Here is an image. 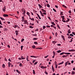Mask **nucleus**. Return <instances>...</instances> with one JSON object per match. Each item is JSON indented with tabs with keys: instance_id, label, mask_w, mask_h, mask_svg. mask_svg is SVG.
<instances>
[{
	"instance_id": "nucleus-1",
	"label": "nucleus",
	"mask_w": 75,
	"mask_h": 75,
	"mask_svg": "<svg viewBox=\"0 0 75 75\" xmlns=\"http://www.w3.org/2000/svg\"><path fill=\"white\" fill-rule=\"evenodd\" d=\"M64 54H66L67 55H70V54H71V53H65V52H63L62 53H60L59 55H64Z\"/></svg>"
},
{
	"instance_id": "nucleus-2",
	"label": "nucleus",
	"mask_w": 75,
	"mask_h": 75,
	"mask_svg": "<svg viewBox=\"0 0 75 75\" xmlns=\"http://www.w3.org/2000/svg\"><path fill=\"white\" fill-rule=\"evenodd\" d=\"M24 24H27V25H28V21H27V20H25L24 21Z\"/></svg>"
},
{
	"instance_id": "nucleus-3",
	"label": "nucleus",
	"mask_w": 75,
	"mask_h": 75,
	"mask_svg": "<svg viewBox=\"0 0 75 75\" xmlns=\"http://www.w3.org/2000/svg\"><path fill=\"white\" fill-rule=\"evenodd\" d=\"M51 27H53V28H54V29H57V27L56 26H54V25H51Z\"/></svg>"
},
{
	"instance_id": "nucleus-4",
	"label": "nucleus",
	"mask_w": 75,
	"mask_h": 75,
	"mask_svg": "<svg viewBox=\"0 0 75 75\" xmlns=\"http://www.w3.org/2000/svg\"><path fill=\"white\" fill-rule=\"evenodd\" d=\"M41 68L42 69H45L47 68V67H46V66L44 67V66H41Z\"/></svg>"
},
{
	"instance_id": "nucleus-5",
	"label": "nucleus",
	"mask_w": 75,
	"mask_h": 75,
	"mask_svg": "<svg viewBox=\"0 0 75 75\" xmlns=\"http://www.w3.org/2000/svg\"><path fill=\"white\" fill-rule=\"evenodd\" d=\"M40 14L42 17H44V15L43 14V13H42V12L41 11H40Z\"/></svg>"
},
{
	"instance_id": "nucleus-6",
	"label": "nucleus",
	"mask_w": 75,
	"mask_h": 75,
	"mask_svg": "<svg viewBox=\"0 0 75 75\" xmlns=\"http://www.w3.org/2000/svg\"><path fill=\"white\" fill-rule=\"evenodd\" d=\"M30 57L32 58H38V56H30Z\"/></svg>"
},
{
	"instance_id": "nucleus-7",
	"label": "nucleus",
	"mask_w": 75,
	"mask_h": 75,
	"mask_svg": "<svg viewBox=\"0 0 75 75\" xmlns=\"http://www.w3.org/2000/svg\"><path fill=\"white\" fill-rule=\"evenodd\" d=\"M68 51L69 52H73L75 51V50L74 49H72L71 50H69Z\"/></svg>"
},
{
	"instance_id": "nucleus-8",
	"label": "nucleus",
	"mask_w": 75,
	"mask_h": 75,
	"mask_svg": "<svg viewBox=\"0 0 75 75\" xmlns=\"http://www.w3.org/2000/svg\"><path fill=\"white\" fill-rule=\"evenodd\" d=\"M15 33L16 35L17 36L18 35V30H16L15 31Z\"/></svg>"
},
{
	"instance_id": "nucleus-9",
	"label": "nucleus",
	"mask_w": 75,
	"mask_h": 75,
	"mask_svg": "<svg viewBox=\"0 0 75 75\" xmlns=\"http://www.w3.org/2000/svg\"><path fill=\"white\" fill-rule=\"evenodd\" d=\"M3 16L4 17H8V15L6 14H4Z\"/></svg>"
},
{
	"instance_id": "nucleus-10",
	"label": "nucleus",
	"mask_w": 75,
	"mask_h": 75,
	"mask_svg": "<svg viewBox=\"0 0 75 75\" xmlns=\"http://www.w3.org/2000/svg\"><path fill=\"white\" fill-rule=\"evenodd\" d=\"M61 37H62V38H63V40L64 41H65V37H64V36H63V35H62Z\"/></svg>"
},
{
	"instance_id": "nucleus-11",
	"label": "nucleus",
	"mask_w": 75,
	"mask_h": 75,
	"mask_svg": "<svg viewBox=\"0 0 75 75\" xmlns=\"http://www.w3.org/2000/svg\"><path fill=\"white\" fill-rule=\"evenodd\" d=\"M52 70L53 72H54V71H55V69H54V67H53V66H52Z\"/></svg>"
},
{
	"instance_id": "nucleus-12",
	"label": "nucleus",
	"mask_w": 75,
	"mask_h": 75,
	"mask_svg": "<svg viewBox=\"0 0 75 75\" xmlns=\"http://www.w3.org/2000/svg\"><path fill=\"white\" fill-rule=\"evenodd\" d=\"M72 72L71 73V75H75V72L74 71H72Z\"/></svg>"
},
{
	"instance_id": "nucleus-13",
	"label": "nucleus",
	"mask_w": 75,
	"mask_h": 75,
	"mask_svg": "<svg viewBox=\"0 0 75 75\" xmlns=\"http://www.w3.org/2000/svg\"><path fill=\"white\" fill-rule=\"evenodd\" d=\"M37 16H38V17L39 19H40V20H41V18L40 16V15H39L37 13Z\"/></svg>"
},
{
	"instance_id": "nucleus-14",
	"label": "nucleus",
	"mask_w": 75,
	"mask_h": 75,
	"mask_svg": "<svg viewBox=\"0 0 75 75\" xmlns=\"http://www.w3.org/2000/svg\"><path fill=\"white\" fill-rule=\"evenodd\" d=\"M41 10L42 11V12H44L45 13H46V11L44 10V9H41Z\"/></svg>"
},
{
	"instance_id": "nucleus-15",
	"label": "nucleus",
	"mask_w": 75,
	"mask_h": 75,
	"mask_svg": "<svg viewBox=\"0 0 75 75\" xmlns=\"http://www.w3.org/2000/svg\"><path fill=\"white\" fill-rule=\"evenodd\" d=\"M11 65V64L10 63V62H8V67H10V65Z\"/></svg>"
},
{
	"instance_id": "nucleus-16",
	"label": "nucleus",
	"mask_w": 75,
	"mask_h": 75,
	"mask_svg": "<svg viewBox=\"0 0 75 75\" xmlns=\"http://www.w3.org/2000/svg\"><path fill=\"white\" fill-rule=\"evenodd\" d=\"M28 56H27L26 57V60H27V61H30V60L28 59Z\"/></svg>"
},
{
	"instance_id": "nucleus-17",
	"label": "nucleus",
	"mask_w": 75,
	"mask_h": 75,
	"mask_svg": "<svg viewBox=\"0 0 75 75\" xmlns=\"http://www.w3.org/2000/svg\"><path fill=\"white\" fill-rule=\"evenodd\" d=\"M29 19H30V20H31L32 21H34V18H31V17H29Z\"/></svg>"
},
{
	"instance_id": "nucleus-18",
	"label": "nucleus",
	"mask_w": 75,
	"mask_h": 75,
	"mask_svg": "<svg viewBox=\"0 0 75 75\" xmlns=\"http://www.w3.org/2000/svg\"><path fill=\"white\" fill-rule=\"evenodd\" d=\"M16 71L17 72H18V74H21V72L20 71H18V70H16Z\"/></svg>"
},
{
	"instance_id": "nucleus-19",
	"label": "nucleus",
	"mask_w": 75,
	"mask_h": 75,
	"mask_svg": "<svg viewBox=\"0 0 75 75\" xmlns=\"http://www.w3.org/2000/svg\"><path fill=\"white\" fill-rule=\"evenodd\" d=\"M60 17H61L62 19V20H64L65 18V17L64 16H60Z\"/></svg>"
},
{
	"instance_id": "nucleus-20",
	"label": "nucleus",
	"mask_w": 75,
	"mask_h": 75,
	"mask_svg": "<svg viewBox=\"0 0 75 75\" xmlns=\"http://www.w3.org/2000/svg\"><path fill=\"white\" fill-rule=\"evenodd\" d=\"M2 10L4 12H6V8H2Z\"/></svg>"
},
{
	"instance_id": "nucleus-21",
	"label": "nucleus",
	"mask_w": 75,
	"mask_h": 75,
	"mask_svg": "<svg viewBox=\"0 0 75 75\" xmlns=\"http://www.w3.org/2000/svg\"><path fill=\"white\" fill-rule=\"evenodd\" d=\"M38 5L40 7V8H42V6H41L40 4H38Z\"/></svg>"
},
{
	"instance_id": "nucleus-22",
	"label": "nucleus",
	"mask_w": 75,
	"mask_h": 75,
	"mask_svg": "<svg viewBox=\"0 0 75 75\" xmlns=\"http://www.w3.org/2000/svg\"><path fill=\"white\" fill-rule=\"evenodd\" d=\"M64 61H62V62L59 63L58 65H61L62 64H64Z\"/></svg>"
},
{
	"instance_id": "nucleus-23",
	"label": "nucleus",
	"mask_w": 75,
	"mask_h": 75,
	"mask_svg": "<svg viewBox=\"0 0 75 75\" xmlns=\"http://www.w3.org/2000/svg\"><path fill=\"white\" fill-rule=\"evenodd\" d=\"M69 62V61H67L66 62L65 64V67H67V64H68V63Z\"/></svg>"
},
{
	"instance_id": "nucleus-24",
	"label": "nucleus",
	"mask_w": 75,
	"mask_h": 75,
	"mask_svg": "<svg viewBox=\"0 0 75 75\" xmlns=\"http://www.w3.org/2000/svg\"><path fill=\"white\" fill-rule=\"evenodd\" d=\"M13 27L15 28H17V25H14L13 26Z\"/></svg>"
},
{
	"instance_id": "nucleus-25",
	"label": "nucleus",
	"mask_w": 75,
	"mask_h": 75,
	"mask_svg": "<svg viewBox=\"0 0 75 75\" xmlns=\"http://www.w3.org/2000/svg\"><path fill=\"white\" fill-rule=\"evenodd\" d=\"M46 6H47V7H49V8L50 7V4H46Z\"/></svg>"
},
{
	"instance_id": "nucleus-26",
	"label": "nucleus",
	"mask_w": 75,
	"mask_h": 75,
	"mask_svg": "<svg viewBox=\"0 0 75 75\" xmlns=\"http://www.w3.org/2000/svg\"><path fill=\"white\" fill-rule=\"evenodd\" d=\"M68 33L69 34H70V33H71V30H70V29H69L68 30Z\"/></svg>"
},
{
	"instance_id": "nucleus-27",
	"label": "nucleus",
	"mask_w": 75,
	"mask_h": 75,
	"mask_svg": "<svg viewBox=\"0 0 75 75\" xmlns=\"http://www.w3.org/2000/svg\"><path fill=\"white\" fill-rule=\"evenodd\" d=\"M60 15H61V16H63V15H64L63 12H60Z\"/></svg>"
},
{
	"instance_id": "nucleus-28",
	"label": "nucleus",
	"mask_w": 75,
	"mask_h": 75,
	"mask_svg": "<svg viewBox=\"0 0 75 75\" xmlns=\"http://www.w3.org/2000/svg\"><path fill=\"white\" fill-rule=\"evenodd\" d=\"M30 25H31L34 26V23H30Z\"/></svg>"
},
{
	"instance_id": "nucleus-29",
	"label": "nucleus",
	"mask_w": 75,
	"mask_h": 75,
	"mask_svg": "<svg viewBox=\"0 0 75 75\" xmlns=\"http://www.w3.org/2000/svg\"><path fill=\"white\" fill-rule=\"evenodd\" d=\"M57 27L58 28H59V29H61V28H60V27H59V25H57Z\"/></svg>"
},
{
	"instance_id": "nucleus-30",
	"label": "nucleus",
	"mask_w": 75,
	"mask_h": 75,
	"mask_svg": "<svg viewBox=\"0 0 75 75\" xmlns=\"http://www.w3.org/2000/svg\"><path fill=\"white\" fill-rule=\"evenodd\" d=\"M61 50H59L57 51V53H59L60 52H61Z\"/></svg>"
},
{
	"instance_id": "nucleus-31",
	"label": "nucleus",
	"mask_w": 75,
	"mask_h": 75,
	"mask_svg": "<svg viewBox=\"0 0 75 75\" xmlns=\"http://www.w3.org/2000/svg\"><path fill=\"white\" fill-rule=\"evenodd\" d=\"M21 58L22 59H25V58L23 57V56H21Z\"/></svg>"
},
{
	"instance_id": "nucleus-32",
	"label": "nucleus",
	"mask_w": 75,
	"mask_h": 75,
	"mask_svg": "<svg viewBox=\"0 0 75 75\" xmlns=\"http://www.w3.org/2000/svg\"><path fill=\"white\" fill-rule=\"evenodd\" d=\"M34 44H36V45H37V44H38V42H34Z\"/></svg>"
},
{
	"instance_id": "nucleus-33",
	"label": "nucleus",
	"mask_w": 75,
	"mask_h": 75,
	"mask_svg": "<svg viewBox=\"0 0 75 75\" xmlns=\"http://www.w3.org/2000/svg\"><path fill=\"white\" fill-rule=\"evenodd\" d=\"M33 40H38V38H34L33 39Z\"/></svg>"
},
{
	"instance_id": "nucleus-34",
	"label": "nucleus",
	"mask_w": 75,
	"mask_h": 75,
	"mask_svg": "<svg viewBox=\"0 0 75 75\" xmlns=\"http://www.w3.org/2000/svg\"><path fill=\"white\" fill-rule=\"evenodd\" d=\"M2 67H3V68H5V64H3L2 65Z\"/></svg>"
},
{
	"instance_id": "nucleus-35",
	"label": "nucleus",
	"mask_w": 75,
	"mask_h": 75,
	"mask_svg": "<svg viewBox=\"0 0 75 75\" xmlns=\"http://www.w3.org/2000/svg\"><path fill=\"white\" fill-rule=\"evenodd\" d=\"M33 74H35V71L34 70H33Z\"/></svg>"
},
{
	"instance_id": "nucleus-36",
	"label": "nucleus",
	"mask_w": 75,
	"mask_h": 75,
	"mask_svg": "<svg viewBox=\"0 0 75 75\" xmlns=\"http://www.w3.org/2000/svg\"><path fill=\"white\" fill-rule=\"evenodd\" d=\"M26 14L28 15V16H29V15H30V13H29L28 12H27L26 13Z\"/></svg>"
},
{
	"instance_id": "nucleus-37",
	"label": "nucleus",
	"mask_w": 75,
	"mask_h": 75,
	"mask_svg": "<svg viewBox=\"0 0 75 75\" xmlns=\"http://www.w3.org/2000/svg\"><path fill=\"white\" fill-rule=\"evenodd\" d=\"M0 18H1V20H5L4 18L1 17H0Z\"/></svg>"
},
{
	"instance_id": "nucleus-38",
	"label": "nucleus",
	"mask_w": 75,
	"mask_h": 75,
	"mask_svg": "<svg viewBox=\"0 0 75 75\" xmlns=\"http://www.w3.org/2000/svg\"><path fill=\"white\" fill-rule=\"evenodd\" d=\"M29 28H34V27L30 25L29 26Z\"/></svg>"
},
{
	"instance_id": "nucleus-39",
	"label": "nucleus",
	"mask_w": 75,
	"mask_h": 75,
	"mask_svg": "<svg viewBox=\"0 0 75 75\" xmlns=\"http://www.w3.org/2000/svg\"><path fill=\"white\" fill-rule=\"evenodd\" d=\"M23 14H25V10H24L23 12L22 13Z\"/></svg>"
},
{
	"instance_id": "nucleus-40",
	"label": "nucleus",
	"mask_w": 75,
	"mask_h": 75,
	"mask_svg": "<svg viewBox=\"0 0 75 75\" xmlns=\"http://www.w3.org/2000/svg\"><path fill=\"white\" fill-rule=\"evenodd\" d=\"M51 24H53V25H55V23H54V22H52L51 23Z\"/></svg>"
},
{
	"instance_id": "nucleus-41",
	"label": "nucleus",
	"mask_w": 75,
	"mask_h": 75,
	"mask_svg": "<svg viewBox=\"0 0 75 75\" xmlns=\"http://www.w3.org/2000/svg\"><path fill=\"white\" fill-rule=\"evenodd\" d=\"M43 29L44 30V29L46 28V26H45V25L43 26Z\"/></svg>"
},
{
	"instance_id": "nucleus-42",
	"label": "nucleus",
	"mask_w": 75,
	"mask_h": 75,
	"mask_svg": "<svg viewBox=\"0 0 75 75\" xmlns=\"http://www.w3.org/2000/svg\"><path fill=\"white\" fill-rule=\"evenodd\" d=\"M23 46H21V50H23Z\"/></svg>"
},
{
	"instance_id": "nucleus-43",
	"label": "nucleus",
	"mask_w": 75,
	"mask_h": 75,
	"mask_svg": "<svg viewBox=\"0 0 75 75\" xmlns=\"http://www.w3.org/2000/svg\"><path fill=\"white\" fill-rule=\"evenodd\" d=\"M72 40H73V38H71V41H69V42H72V41H73Z\"/></svg>"
},
{
	"instance_id": "nucleus-44",
	"label": "nucleus",
	"mask_w": 75,
	"mask_h": 75,
	"mask_svg": "<svg viewBox=\"0 0 75 75\" xmlns=\"http://www.w3.org/2000/svg\"><path fill=\"white\" fill-rule=\"evenodd\" d=\"M32 48H35V45H34L32 46Z\"/></svg>"
},
{
	"instance_id": "nucleus-45",
	"label": "nucleus",
	"mask_w": 75,
	"mask_h": 75,
	"mask_svg": "<svg viewBox=\"0 0 75 75\" xmlns=\"http://www.w3.org/2000/svg\"><path fill=\"white\" fill-rule=\"evenodd\" d=\"M20 67H22V64H21V63H20L19 64V65Z\"/></svg>"
},
{
	"instance_id": "nucleus-46",
	"label": "nucleus",
	"mask_w": 75,
	"mask_h": 75,
	"mask_svg": "<svg viewBox=\"0 0 75 75\" xmlns=\"http://www.w3.org/2000/svg\"><path fill=\"white\" fill-rule=\"evenodd\" d=\"M53 10L54 11V12H57V11H56V10L55 9L53 8Z\"/></svg>"
},
{
	"instance_id": "nucleus-47",
	"label": "nucleus",
	"mask_w": 75,
	"mask_h": 75,
	"mask_svg": "<svg viewBox=\"0 0 75 75\" xmlns=\"http://www.w3.org/2000/svg\"><path fill=\"white\" fill-rule=\"evenodd\" d=\"M24 41V39H22L21 40V42H23Z\"/></svg>"
},
{
	"instance_id": "nucleus-48",
	"label": "nucleus",
	"mask_w": 75,
	"mask_h": 75,
	"mask_svg": "<svg viewBox=\"0 0 75 75\" xmlns=\"http://www.w3.org/2000/svg\"><path fill=\"white\" fill-rule=\"evenodd\" d=\"M62 21H63L64 23H66V21H65L64 20V19H62Z\"/></svg>"
},
{
	"instance_id": "nucleus-49",
	"label": "nucleus",
	"mask_w": 75,
	"mask_h": 75,
	"mask_svg": "<svg viewBox=\"0 0 75 75\" xmlns=\"http://www.w3.org/2000/svg\"><path fill=\"white\" fill-rule=\"evenodd\" d=\"M55 7L57 8H58V6L57 5H55Z\"/></svg>"
},
{
	"instance_id": "nucleus-50",
	"label": "nucleus",
	"mask_w": 75,
	"mask_h": 75,
	"mask_svg": "<svg viewBox=\"0 0 75 75\" xmlns=\"http://www.w3.org/2000/svg\"><path fill=\"white\" fill-rule=\"evenodd\" d=\"M16 27L18 28H20L19 26H18V25H16Z\"/></svg>"
},
{
	"instance_id": "nucleus-51",
	"label": "nucleus",
	"mask_w": 75,
	"mask_h": 75,
	"mask_svg": "<svg viewBox=\"0 0 75 75\" xmlns=\"http://www.w3.org/2000/svg\"><path fill=\"white\" fill-rule=\"evenodd\" d=\"M57 67H58V65H57V64H56L55 65V68H57Z\"/></svg>"
},
{
	"instance_id": "nucleus-52",
	"label": "nucleus",
	"mask_w": 75,
	"mask_h": 75,
	"mask_svg": "<svg viewBox=\"0 0 75 75\" xmlns=\"http://www.w3.org/2000/svg\"><path fill=\"white\" fill-rule=\"evenodd\" d=\"M62 6H63V7H65V8H67V6H65V5H62Z\"/></svg>"
},
{
	"instance_id": "nucleus-53",
	"label": "nucleus",
	"mask_w": 75,
	"mask_h": 75,
	"mask_svg": "<svg viewBox=\"0 0 75 75\" xmlns=\"http://www.w3.org/2000/svg\"><path fill=\"white\" fill-rule=\"evenodd\" d=\"M32 35H33V36H37V34H33Z\"/></svg>"
},
{
	"instance_id": "nucleus-54",
	"label": "nucleus",
	"mask_w": 75,
	"mask_h": 75,
	"mask_svg": "<svg viewBox=\"0 0 75 75\" xmlns=\"http://www.w3.org/2000/svg\"><path fill=\"white\" fill-rule=\"evenodd\" d=\"M7 29L6 28H4V31H7Z\"/></svg>"
},
{
	"instance_id": "nucleus-55",
	"label": "nucleus",
	"mask_w": 75,
	"mask_h": 75,
	"mask_svg": "<svg viewBox=\"0 0 75 75\" xmlns=\"http://www.w3.org/2000/svg\"><path fill=\"white\" fill-rule=\"evenodd\" d=\"M8 60L10 62H11V59H10V58H9L8 59Z\"/></svg>"
},
{
	"instance_id": "nucleus-56",
	"label": "nucleus",
	"mask_w": 75,
	"mask_h": 75,
	"mask_svg": "<svg viewBox=\"0 0 75 75\" xmlns=\"http://www.w3.org/2000/svg\"><path fill=\"white\" fill-rule=\"evenodd\" d=\"M70 36H72V37H74V35H72V34H70Z\"/></svg>"
},
{
	"instance_id": "nucleus-57",
	"label": "nucleus",
	"mask_w": 75,
	"mask_h": 75,
	"mask_svg": "<svg viewBox=\"0 0 75 75\" xmlns=\"http://www.w3.org/2000/svg\"><path fill=\"white\" fill-rule=\"evenodd\" d=\"M37 63H38V62H35V63L34 64V65H36V64H37Z\"/></svg>"
},
{
	"instance_id": "nucleus-58",
	"label": "nucleus",
	"mask_w": 75,
	"mask_h": 75,
	"mask_svg": "<svg viewBox=\"0 0 75 75\" xmlns=\"http://www.w3.org/2000/svg\"><path fill=\"white\" fill-rule=\"evenodd\" d=\"M57 33H55V36H56V37H57Z\"/></svg>"
},
{
	"instance_id": "nucleus-59",
	"label": "nucleus",
	"mask_w": 75,
	"mask_h": 75,
	"mask_svg": "<svg viewBox=\"0 0 75 75\" xmlns=\"http://www.w3.org/2000/svg\"><path fill=\"white\" fill-rule=\"evenodd\" d=\"M69 13H72V12H71V10H69Z\"/></svg>"
},
{
	"instance_id": "nucleus-60",
	"label": "nucleus",
	"mask_w": 75,
	"mask_h": 75,
	"mask_svg": "<svg viewBox=\"0 0 75 75\" xmlns=\"http://www.w3.org/2000/svg\"><path fill=\"white\" fill-rule=\"evenodd\" d=\"M18 59H19V60H21V59L20 57L18 58Z\"/></svg>"
},
{
	"instance_id": "nucleus-61",
	"label": "nucleus",
	"mask_w": 75,
	"mask_h": 75,
	"mask_svg": "<svg viewBox=\"0 0 75 75\" xmlns=\"http://www.w3.org/2000/svg\"><path fill=\"white\" fill-rule=\"evenodd\" d=\"M45 74H46L47 75H48V73H47V72L46 71H45Z\"/></svg>"
},
{
	"instance_id": "nucleus-62",
	"label": "nucleus",
	"mask_w": 75,
	"mask_h": 75,
	"mask_svg": "<svg viewBox=\"0 0 75 75\" xmlns=\"http://www.w3.org/2000/svg\"><path fill=\"white\" fill-rule=\"evenodd\" d=\"M22 19L24 20V16L22 17Z\"/></svg>"
},
{
	"instance_id": "nucleus-63",
	"label": "nucleus",
	"mask_w": 75,
	"mask_h": 75,
	"mask_svg": "<svg viewBox=\"0 0 75 75\" xmlns=\"http://www.w3.org/2000/svg\"><path fill=\"white\" fill-rule=\"evenodd\" d=\"M71 64H73L74 63V60H72L71 61Z\"/></svg>"
},
{
	"instance_id": "nucleus-64",
	"label": "nucleus",
	"mask_w": 75,
	"mask_h": 75,
	"mask_svg": "<svg viewBox=\"0 0 75 75\" xmlns=\"http://www.w3.org/2000/svg\"><path fill=\"white\" fill-rule=\"evenodd\" d=\"M73 71H75V68L74 67L73 68Z\"/></svg>"
}]
</instances>
